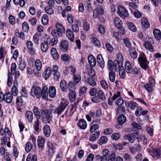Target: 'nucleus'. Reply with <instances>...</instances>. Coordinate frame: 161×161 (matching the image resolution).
Here are the masks:
<instances>
[{
    "mask_svg": "<svg viewBox=\"0 0 161 161\" xmlns=\"http://www.w3.org/2000/svg\"><path fill=\"white\" fill-rule=\"evenodd\" d=\"M138 61L140 66L144 70L148 68L149 62L147 60L145 53L142 52H140L138 58Z\"/></svg>",
    "mask_w": 161,
    "mask_h": 161,
    "instance_id": "obj_1",
    "label": "nucleus"
},
{
    "mask_svg": "<svg viewBox=\"0 0 161 161\" xmlns=\"http://www.w3.org/2000/svg\"><path fill=\"white\" fill-rule=\"evenodd\" d=\"M68 104L69 103L67 100L63 99L58 107L54 109L52 108V111L53 114H57L59 115L64 111Z\"/></svg>",
    "mask_w": 161,
    "mask_h": 161,
    "instance_id": "obj_2",
    "label": "nucleus"
},
{
    "mask_svg": "<svg viewBox=\"0 0 161 161\" xmlns=\"http://www.w3.org/2000/svg\"><path fill=\"white\" fill-rule=\"evenodd\" d=\"M42 119L43 122L49 124L52 120V114L47 109L41 110Z\"/></svg>",
    "mask_w": 161,
    "mask_h": 161,
    "instance_id": "obj_3",
    "label": "nucleus"
},
{
    "mask_svg": "<svg viewBox=\"0 0 161 161\" xmlns=\"http://www.w3.org/2000/svg\"><path fill=\"white\" fill-rule=\"evenodd\" d=\"M119 60H114V67L115 70L117 71L118 70L123 69V58L122 55L120 53H119L117 56Z\"/></svg>",
    "mask_w": 161,
    "mask_h": 161,
    "instance_id": "obj_4",
    "label": "nucleus"
},
{
    "mask_svg": "<svg viewBox=\"0 0 161 161\" xmlns=\"http://www.w3.org/2000/svg\"><path fill=\"white\" fill-rule=\"evenodd\" d=\"M81 77L80 74H75L73 75V80L74 82H69V83L68 89L69 91H70L71 88L73 87V88L75 87V85L78 84L81 80Z\"/></svg>",
    "mask_w": 161,
    "mask_h": 161,
    "instance_id": "obj_5",
    "label": "nucleus"
},
{
    "mask_svg": "<svg viewBox=\"0 0 161 161\" xmlns=\"http://www.w3.org/2000/svg\"><path fill=\"white\" fill-rule=\"evenodd\" d=\"M118 9L117 13L122 18L125 19L128 16V12L123 6H119L118 7Z\"/></svg>",
    "mask_w": 161,
    "mask_h": 161,
    "instance_id": "obj_6",
    "label": "nucleus"
},
{
    "mask_svg": "<svg viewBox=\"0 0 161 161\" xmlns=\"http://www.w3.org/2000/svg\"><path fill=\"white\" fill-rule=\"evenodd\" d=\"M155 84V80L152 78H150L149 79L148 82L144 86V87L147 92H151L153 91Z\"/></svg>",
    "mask_w": 161,
    "mask_h": 161,
    "instance_id": "obj_7",
    "label": "nucleus"
},
{
    "mask_svg": "<svg viewBox=\"0 0 161 161\" xmlns=\"http://www.w3.org/2000/svg\"><path fill=\"white\" fill-rule=\"evenodd\" d=\"M41 90L40 87L34 86L31 89V94L33 96L35 95L37 98H39L41 97Z\"/></svg>",
    "mask_w": 161,
    "mask_h": 161,
    "instance_id": "obj_8",
    "label": "nucleus"
},
{
    "mask_svg": "<svg viewBox=\"0 0 161 161\" xmlns=\"http://www.w3.org/2000/svg\"><path fill=\"white\" fill-rule=\"evenodd\" d=\"M104 12L103 7L101 5H99L97 6V8L93 11V16L96 19L98 17L99 15L103 14Z\"/></svg>",
    "mask_w": 161,
    "mask_h": 161,
    "instance_id": "obj_9",
    "label": "nucleus"
},
{
    "mask_svg": "<svg viewBox=\"0 0 161 161\" xmlns=\"http://www.w3.org/2000/svg\"><path fill=\"white\" fill-rule=\"evenodd\" d=\"M25 119L29 123H31L33 118V113L31 111H27L25 114Z\"/></svg>",
    "mask_w": 161,
    "mask_h": 161,
    "instance_id": "obj_10",
    "label": "nucleus"
},
{
    "mask_svg": "<svg viewBox=\"0 0 161 161\" xmlns=\"http://www.w3.org/2000/svg\"><path fill=\"white\" fill-rule=\"evenodd\" d=\"M47 146L48 147V154L50 156L52 157L54 153L55 147L51 142H50L47 143Z\"/></svg>",
    "mask_w": 161,
    "mask_h": 161,
    "instance_id": "obj_11",
    "label": "nucleus"
},
{
    "mask_svg": "<svg viewBox=\"0 0 161 161\" xmlns=\"http://www.w3.org/2000/svg\"><path fill=\"white\" fill-rule=\"evenodd\" d=\"M69 48V43L68 42L65 40H63L61 42L60 48L61 51L66 52Z\"/></svg>",
    "mask_w": 161,
    "mask_h": 161,
    "instance_id": "obj_12",
    "label": "nucleus"
},
{
    "mask_svg": "<svg viewBox=\"0 0 161 161\" xmlns=\"http://www.w3.org/2000/svg\"><path fill=\"white\" fill-rule=\"evenodd\" d=\"M125 103L127 107H129L132 110L134 109L138 105V104L136 102L132 100L125 102Z\"/></svg>",
    "mask_w": 161,
    "mask_h": 161,
    "instance_id": "obj_13",
    "label": "nucleus"
},
{
    "mask_svg": "<svg viewBox=\"0 0 161 161\" xmlns=\"http://www.w3.org/2000/svg\"><path fill=\"white\" fill-rule=\"evenodd\" d=\"M88 59L90 66L92 67H94L96 64L95 58L92 55H90L88 56Z\"/></svg>",
    "mask_w": 161,
    "mask_h": 161,
    "instance_id": "obj_14",
    "label": "nucleus"
},
{
    "mask_svg": "<svg viewBox=\"0 0 161 161\" xmlns=\"http://www.w3.org/2000/svg\"><path fill=\"white\" fill-rule=\"evenodd\" d=\"M52 73V70L51 68L48 67L43 72L42 75L45 79L47 80L50 76Z\"/></svg>",
    "mask_w": 161,
    "mask_h": 161,
    "instance_id": "obj_15",
    "label": "nucleus"
},
{
    "mask_svg": "<svg viewBox=\"0 0 161 161\" xmlns=\"http://www.w3.org/2000/svg\"><path fill=\"white\" fill-rule=\"evenodd\" d=\"M125 71L127 73L130 74L132 72V67L129 61H127L125 62Z\"/></svg>",
    "mask_w": 161,
    "mask_h": 161,
    "instance_id": "obj_16",
    "label": "nucleus"
},
{
    "mask_svg": "<svg viewBox=\"0 0 161 161\" xmlns=\"http://www.w3.org/2000/svg\"><path fill=\"white\" fill-rule=\"evenodd\" d=\"M97 61L100 67L103 68L105 66L104 61L101 54H98L97 56Z\"/></svg>",
    "mask_w": 161,
    "mask_h": 161,
    "instance_id": "obj_17",
    "label": "nucleus"
},
{
    "mask_svg": "<svg viewBox=\"0 0 161 161\" xmlns=\"http://www.w3.org/2000/svg\"><path fill=\"white\" fill-rule=\"evenodd\" d=\"M77 125L80 128L85 129L87 126V123L86 121L83 119H80L77 123Z\"/></svg>",
    "mask_w": 161,
    "mask_h": 161,
    "instance_id": "obj_18",
    "label": "nucleus"
},
{
    "mask_svg": "<svg viewBox=\"0 0 161 161\" xmlns=\"http://www.w3.org/2000/svg\"><path fill=\"white\" fill-rule=\"evenodd\" d=\"M147 111L146 110H143L142 108H138L135 112V114L137 116H139L141 115H145L147 113Z\"/></svg>",
    "mask_w": 161,
    "mask_h": 161,
    "instance_id": "obj_19",
    "label": "nucleus"
},
{
    "mask_svg": "<svg viewBox=\"0 0 161 161\" xmlns=\"http://www.w3.org/2000/svg\"><path fill=\"white\" fill-rule=\"evenodd\" d=\"M13 99V95L12 93L7 92L4 94V100L7 103H10Z\"/></svg>",
    "mask_w": 161,
    "mask_h": 161,
    "instance_id": "obj_20",
    "label": "nucleus"
},
{
    "mask_svg": "<svg viewBox=\"0 0 161 161\" xmlns=\"http://www.w3.org/2000/svg\"><path fill=\"white\" fill-rule=\"evenodd\" d=\"M41 96L44 99H46L47 98L48 96V88L46 86H44L41 90Z\"/></svg>",
    "mask_w": 161,
    "mask_h": 161,
    "instance_id": "obj_21",
    "label": "nucleus"
},
{
    "mask_svg": "<svg viewBox=\"0 0 161 161\" xmlns=\"http://www.w3.org/2000/svg\"><path fill=\"white\" fill-rule=\"evenodd\" d=\"M48 92L49 96L53 98L55 97L56 96V90L54 86H50L49 88Z\"/></svg>",
    "mask_w": 161,
    "mask_h": 161,
    "instance_id": "obj_22",
    "label": "nucleus"
},
{
    "mask_svg": "<svg viewBox=\"0 0 161 161\" xmlns=\"http://www.w3.org/2000/svg\"><path fill=\"white\" fill-rule=\"evenodd\" d=\"M124 138L125 139L128 140L131 143H133L135 140L134 135L132 133L125 134L124 136Z\"/></svg>",
    "mask_w": 161,
    "mask_h": 161,
    "instance_id": "obj_23",
    "label": "nucleus"
},
{
    "mask_svg": "<svg viewBox=\"0 0 161 161\" xmlns=\"http://www.w3.org/2000/svg\"><path fill=\"white\" fill-rule=\"evenodd\" d=\"M43 134L47 137H48L50 136L51 130L50 127L47 125L44 126L43 129Z\"/></svg>",
    "mask_w": 161,
    "mask_h": 161,
    "instance_id": "obj_24",
    "label": "nucleus"
},
{
    "mask_svg": "<svg viewBox=\"0 0 161 161\" xmlns=\"http://www.w3.org/2000/svg\"><path fill=\"white\" fill-rule=\"evenodd\" d=\"M153 33L155 38L158 40L161 39V32L159 30L155 29L153 31Z\"/></svg>",
    "mask_w": 161,
    "mask_h": 161,
    "instance_id": "obj_25",
    "label": "nucleus"
},
{
    "mask_svg": "<svg viewBox=\"0 0 161 161\" xmlns=\"http://www.w3.org/2000/svg\"><path fill=\"white\" fill-rule=\"evenodd\" d=\"M73 89L71 90L70 93L69 94V100L71 102H73L75 101L76 99V94L75 92L73 91H72L74 89L75 87L73 88V87H72Z\"/></svg>",
    "mask_w": 161,
    "mask_h": 161,
    "instance_id": "obj_26",
    "label": "nucleus"
},
{
    "mask_svg": "<svg viewBox=\"0 0 161 161\" xmlns=\"http://www.w3.org/2000/svg\"><path fill=\"white\" fill-rule=\"evenodd\" d=\"M129 51L130 55L132 58L135 59L137 58L138 55L135 47L130 48Z\"/></svg>",
    "mask_w": 161,
    "mask_h": 161,
    "instance_id": "obj_27",
    "label": "nucleus"
},
{
    "mask_svg": "<svg viewBox=\"0 0 161 161\" xmlns=\"http://www.w3.org/2000/svg\"><path fill=\"white\" fill-rule=\"evenodd\" d=\"M66 35L68 38L71 41L74 40V35L73 32L70 29H67L66 31Z\"/></svg>",
    "mask_w": 161,
    "mask_h": 161,
    "instance_id": "obj_28",
    "label": "nucleus"
},
{
    "mask_svg": "<svg viewBox=\"0 0 161 161\" xmlns=\"http://www.w3.org/2000/svg\"><path fill=\"white\" fill-rule=\"evenodd\" d=\"M115 26L117 28H120L122 26V22L119 17H115L114 19Z\"/></svg>",
    "mask_w": 161,
    "mask_h": 161,
    "instance_id": "obj_29",
    "label": "nucleus"
},
{
    "mask_svg": "<svg viewBox=\"0 0 161 161\" xmlns=\"http://www.w3.org/2000/svg\"><path fill=\"white\" fill-rule=\"evenodd\" d=\"M37 146L39 148H42L44 145L45 140L42 137H39L37 140Z\"/></svg>",
    "mask_w": 161,
    "mask_h": 161,
    "instance_id": "obj_30",
    "label": "nucleus"
},
{
    "mask_svg": "<svg viewBox=\"0 0 161 161\" xmlns=\"http://www.w3.org/2000/svg\"><path fill=\"white\" fill-rule=\"evenodd\" d=\"M56 30L62 33H64L65 31V29L63 26L60 23H58L55 26Z\"/></svg>",
    "mask_w": 161,
    "mask_h": 161,
    "instance_id": "obj_31",
    "label": "nucleus"
},
{
    "mask_svg": "<svg viewBox=\"0 0 161 161\" xmlns=\"http://www.w3.org/2000/svg\"><path fill=\"white\" fill-rule=\"evenodd\" d=\"M41 48L42 52H47L49 48L48 43L46 42H42L41 44Z\"/></svg>",
    "mask_w": 161,
    "mask_h": 161,
    "instance_id": "obj_32",
    "label": "nucleus"
},
{
    "mask_svg": "<svg viewBox=\"0 0 161 161\" xmlns=\"http://www.w3.org/2000/svg\"><path fill=\"white\" fill-rule=\"evenodd\" d=\"M33 113L36 119H39L41 118V113L39 109L36 106H34L33 108Z\"/></svg>",
    "mask_w": 161,
    "mask_h": 161,
    "instance_id": "obj_33",
    "label": "nucleus"
},
{
    "mask_svg": "<svg viewBox=\"0 0 161 161\" xmlns=\"http://www.w3.org/2000/svg\"><path fill=\"white\" fill-rule=\"evenodd\" d=\"M100 134L99 131H96L95 133L92 134L90 136L89 141L92 142H94L99 137Z\"/></svg>",
    "mask_w": 161,
    "mask_h": 161,
    "instance_id": "obj_34",
    "label": "nucleus"
},
{
    "mask_svg": "<svg viewBox=\"0 0 161 161\" xmlns=\"http://www.w3.org/2000/svg\"><path fill=\"white\" fill-rule=\"evenodd\" d=\"M60 86L62 91L64 92L66 91L68 88L67 83L64 80H61L60 83Z\"/></svg>",
    "mask_w": 161,
    "mask_h": 161,
    "instance_id": "obj_35",
    "label": "nucleus"
},
{
    "mask_svg": "<svg viewBox=\"0 0 161 161\" xmlns=\"http://www.w3.org/2000/svg\"><path fill=\"white\" fill-rule=\"evenodd\" d=\"M126 121V118L123 114H122L119 116L118 117V121L120 125L123 124Z\"/></svg>",
    "mask_w": 161,
    "mask_h": 161,
    "instance_id": "obj_36",
    "label": "nucleus"
},
{
    "mask_svg": "<svg viewBox=\"0 0 161 161\" xmlns=\"http://www.w3.org/2000/svg\"><path fill=\"white\" fill-rule=\"evenodd\" d=\"M51 52L53 57L55 59L57 60L59 58V56L56 48H52Z\"/></svg>",
    "mask_w": 161,
    "mask_h": 161,
    "instance_id": "obj_37",
    "label": "nucleus"
},
{
    "mask_svg": "<svg viewBox=\"0 0 161 161\" xmlns=\"http://www.w3.org/2000/svg\"><path fill=\"white\" fill-rule=\"evenodd\" d=\"M97 96L100 99L103 101H105L106 99V97L103 91L101 90H99L97 92Z\"/></svg>",
    "mask_w": 161,
    "mask_h": 161,
    "instance_id": "obj_38",
    "label": "nucleus"
},
{
    "mask_svg": "<svg viewBox=\"0 0 161 161\" xmlns=\"http://www.w3.org/2000/svg\"><path fill=\"white\" fill-rule=\"evenodd\" d=\"M137 142L144 144H146L147 142V139L145 136H142L136 138Z\"/></svg>",
    "mask_w": 161,
    "mask_h": 161,
    "instance_id": "obj_39",
    "label": "nucleus"
},
{
    "mask_svg": "<svg viewBox=\"0 0 161 161\" xmlns=\"http://www.w3.org/2000/svg\"><path fill=\"white\" fill-rule=\"evenodd\" d=\"M18 84H14L11 90L14 96H16L18 93V91L17 88Z\"/></svg>",
    "mask_w": 161,
    "mask_h": 161,
    "instance_id": "obj_40",
    "label": "nucleus"
},
{
    "mask_svg": "<svg viewBox=\"0 0 161 161\" xmlns=\"http://www.w3.org/2000/svg\"><path fill=\"white\" fill-rule=\"evenodd\" d=\"M63 151L60 150L56 155L55 161H61L63 158Z\"/></svg>",
    "mask_w": 161,
    "mask_h": 161,
    "instance_id": "obj_41",
    "label": "nucleus"
},
{
    "mask_svg": "<svg viewBox=\"0 0 161 161\" xmlns=\"http://www.w3.org/2000/svg\"><path fill=\"white\" fill-rule=\"evenodd\" d=\"M51 33L53 36L56 37H60L62 35V33L58 31L56 29L53 30L52 31Z\"/></svg>",
    "mask_w": 161,
    "mask_h": 161,
    "instance_id": "obj_42",
    "label": "nucleus"
},
{
    "mask_svg": "<svg viewBox=\"0 0 161 161\" xmlns=\"http://www.w3.org/2000/svg\"><path fill=\"white\" fill-rule=\"evenodd\" d=\"M142 25L145 28H148L150 26L149 23L147 19L145 18H143L141 22Z\"/></svg>",
    "mask_w": 161,
    "mask_h": 161,
    "instance_id": "obj_43",
    "label": "nucleus"
},
{
    "mask_svg": "<svg viewBox=\"0 0 161 161\" xmlns=\"http://www.w3.org/2000/svg\"><path fill=\"white\" fill-rule=\"evenodd\" d=\"M109 79L112 82H114L115 81V73L113 70L111 71L109 73Z\"/></svg>",
    "mask_w": 161,
    "mask_h": 161,
    "instance_id": "obj_44",
    "label": "nucleus"
},
{
    "mask_svg": "<svg viewBox=\"0 0 161 161\" xmlns=\"http://www.w3.org/2000/svg\"><path fill=\"white\" fill-rule=\"evenodd\" d=\"M49 21L48 17L47 14H44L42 17V24L44 25H46Z\"/></svg>",
    "mask_w": 161,
    "mask_h": 161,
    "instance_id": "obj_45",
    "label": "nucleus"
},
{
    "mask_svg": "<svg viewBox=\"0 0 161 161\" xmlns=\"http://www.w3.org/2000/svg\"><path fill=\"white\" fill-rule=\"evenodd\" d=\"M35 64L38 70H41L42 68V64L39 59H37L36 60Z\"/></svg>",
    "mask_w": 161,
    "mask_h": 161,
    "instance_id": "obj_46",
    "label": "nucleus"
},
{
    "mask_svg": "<svg viewBox=\"0 0 161 161\" xmlns=\"http://www.w3.org/2000/svg\"><path fill=\"white\" fill-rule=\"evenodd\" d=\"M44 10L46 13L50 15L54 13V10L53 9L52 7L50 6L46 7L45 8Z\"/></svg>",
    "mask_w": 161,
    "mask_h": 161,
    "instance_id": "obj_47",
    "label": "nucleus"
},
{
    "mask_svg": "<svg viewBox=\"0 0 161 161\" xmlns=\"http://www.w3.org/2000/svg\"><path fill=\"white\" fill-rule=\"evenodd\" d=\"M108 141V138L105 136L101 137L99 140L98 143L100 145L105 144Z\"/></svg>",
    "mask_w": 161,
    "mask_h": 161,
    "instance_id": "obj_48",
    "label": "nucleus"
},
{
    "mask_svg": "<svg viewBox=\"0 0 161 161\" xmlns=\"http://www.w3.org/2000/svg\"><path fill=\"white\" fill-rule=\"evenodd\" d=\"M87 82L88 84L92 86H94L96 85V82L92 78L88 77Z\"/></svg>",
    "mask_w": 161,
    "mask_h": 161,
    "instance_id": "obj_49",
    "label": "nucleus"
},
{
    "mask_svg": "<svg viewBox=\"0 0 161 161\" xmlns=\"http://www.w3.org/2000/svg\"><path fill=\"white\" fill-rule=\"evenodd\" d=\"M144 45L147 49L149 50L151 52H153V47L151 43L149 42H147L145 43Z\"/></svg>",
    "mask_w": 161,
    "mask_h": 161,
    "instance_id": "obj_50",
    "label": "nucleus"
},
{
    "mask_svg": "<svg viewBox=\"0 0 161 161\" xmlns=\"http://www.w3.org/2000/svg\"><path fill=\"white\" fill-rule=\"evenodd\" d=\"M95 158L97 161L100 160V161H108L106 156H101L99 155H97L95 157Z\"/></svg>",
    "mask_w": 161,
    "mask_h": 161,
    "instance_id": "obj_51",
    "label": "nucleus"
},
{
    "mask_svg": "<svg viewBox=\"0 0 161 161\" xmlns=\"http://www.w3.org/2000/svg\"><path fill=\"white\" fill-rule=\"evenodd\" d=\"M15 35L18 37L21 38L23 39H24L25 38L24 33L23 32H19V30H16L15 31Z\"/></svg>",
    "mask_w": 161,
    "mask_h": 161,
    "instance_id": "obj_52",
    "label": "nucleus"
},
{
    "mask_svg": "<svg viewBox=\"0 0 161 161\" xmlns=\"http://www.w3.org/2000/svg\"><path fill=\"white\" fill-rule=\"evenodd\" d=\"M97 89L94 87L91 88L89 91V94L91 96H94L97 93Z\"/></svg>",
    "mask_w": 161,
    "mask_h": 161,
    "instance_id": "obj_53",
    "label": "nucleus"
},
{
    "mask_svg": "<svg viewBox=\"0 0 161 161\" xmlns=\"http://www.w3.org/2000/svg\"><path fill=\"white\" fill-rule=\"evenodd\" d=\"M75 111L74 110L69 107L65 111V114L66 116H69L72 115Z\"/></svg>",
    "mask_w": 161,
    "mask_h": 161,
    "instance_id": "obj_54",
    "label": "nucleus"
},
{
    "mask_svg": "<svg viewBox=\"0 0 161 161\" xmlns=\"http://www.w3.org/2000/svg\"><path fill=\"white\" fill-rule=\"evenodd\" d=\"M116 154L115 153H112L109 156L108 161H114L116 159Z\"/></svg>",
    "mask_w": 161,
    "mask_h": 161,
    "instance_id": "obj_55",
    "label": "nucleus"
},
{
    "mask_svg": "<svg viewBox=\"0 0 161 161\" xmlns=\"http://www.w3.org/2000/svg\"><path fill=\"white\" fill-rule=\"evenodd\" d=\"M123 40L125 46L127 47L130 48L131 46V44L129 39L127 38H124Z\"/></svg>",
    "mask_w": 161,
    "mask_h": 161,
    "instance_id": "obj_56",
    "label": "nucleus"
},
{
    "mask_svg": "<svg viewBox=\"0 0 161 161\" xmlns=\"http://www.w3.org/2000/svg\"><path fill=\"white\" fill-rule=\"evenodd\" d=\"M92 42L96 46L98 47H100L101 45L100 42L97 38L94 37L92 38Z\"/></svg>",
    "mask_w": 161,
    "mask_h": 161,
    "instance_id": "obj_57",
    "label": "nucleus"
},
{
    "mask_svg": "<svg viewBox=\"0 0 161 161\" xmlns=\"http://www.w3.org/2000/svg\"><path fill=\"white\" fill-rule=\"evenodd\" d=\"M21 93V96L25 97H27L28 95V92L24 87H22Z\"/></svg>",
    "mask_w": 161,
    "mask_h": 161,
    "instance_id": "obj_58",
    "label": "nucleus"
},
{
    "mask_svg": "<svg viewBox=\"0 0 161 161\" xmlns=\"http://www.w3.org/2000/svg\"><path fill=\"white\" fill-rule=\"evenodd\" d=\"M12 82V77L10 72H8V74L7 84L8 86H10Z\"/></svg>",
    "mask_w": 161,
    "mask_h": 161,
    "instance_id": "obj_59",
    "label": "nucleus"
},
{
    "mask_svg": "<svg viewBox=\"0 0 161 161\" xmlns=\"http://www.w3.org/2000/svg\"><path fill=\"white\" fill-rule=\"evenodd\" d=\"M22 28L23 31L25 32H28L29 29V26L28 23L25 22L22 25Z\"/></svg>",
    "mask_w": 161,
    "mask_h": 161,
    "instance_id": "obj_60",
    "label": "nucleus"
},
{
    "mask_svg": "<svg viewBox=\"0 0 161 161\" xmlns=\"http://www.w3.org/2000/svg\"><path fill=\"white\" fill-rule=\"evenodd\" d=\"M83 27L84 29L86 31H88L90 28V25L88 23L85 19L83 20Z\"/></svg>",
    "mask_w": 161,
    "mask_h": 161,
    "instance_id": "obj_61",
    "label": "nucleus"
},
{
    "mask_svg": "<svg viewBox=\"0 0 161 161\" xmlns=\"http://www.w3.org/2000/svg\"><path fill=\"white\" fill-rule=\"evenodd\" d=\"M128 27L129 29L133 32H136L137 30L136 26L132 23H129Z\"/></svg>",
    "mask_w": 161,
    "mask_h": 161,
    "instance_id": "obj_62",
    "label": "nucleus"
},
{
    "mask_svg": "<svg viewBox=\"0 0 161 161\" xmlns=\"http://www.w3.org/2000/svg\"><path fill=\"white\" fill-rule=\"evenodd\" d=\"M19 69L21 70H23L26 67L25 63L24 61H22V60H21L19 61Z\"/></svg>",
    "mask_w": 161,
    "mask_h": 161,
    "instance_id": "obj_63",
    "label": "nucleus"
},
{
    "mask_svg": "<svg viewBox=\"0 0 161 161\" xmlns=\"http://www.w3.org/2000/svg\"><path fill=\"white\" fill-rule=\"evenodd\" d=\"M23 101L21 97H17L16 99V104L19 106H20L22 105Z\"/></svg>",
    "mask_w": 161,
    "mask_h": 161,
    "instance_id": "obj_64",
    "label": "nucleus"
}]
</instances>
